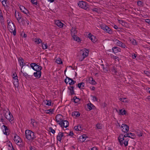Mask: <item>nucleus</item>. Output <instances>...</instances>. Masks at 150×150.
Listing matches in <instances>:
<instances>
[{
  "instance_id": "obj_51",
  "label": "nucleus",
  "mask_w": 150,
  "mask_h": 150,
  "mask_svg": "<svg viewBox=\"0 0 150 150\" xmlns=\"http://www.w3.org/2000/svg\"><path fill=\"white\" fill-rule=\"evenodd\" d=\"M142 2L141 1H137V4L139 6H141L142 4Z\"/></svg>"
},
{
  "instance_id": "obj_7",
  "label": "nucleus",
  "mask_w": 150,
  "mask_h": 150,
  "mask_svg": "<svg viewBox=\"0 0 150 150\" xmlns=\"http://www.w3.org/2000/svg\"><path fill=\"white\" fill-rule=\"evenodd\" d=\"M83 53L81 58L80 59V61H82L83 60L84 58L87 57L88 54V51L86 49H84L83 51H82Z\"/></svg>"
},
{
  "instance_id": "obj_45",
  "label": "nucleus",
  "mask_w": 150,
  "mask_h": 150,
  "mask_svg": "<svg viewBox=\"0 0 150 150\" xmlns=\"http://www.w3.org/2000/svg\"><path fill=\"white\" fill-rule=\"evenodd\" d=\"M31 3L34 4L37 6V2L36 0H31Z\"/></svg>"
},
{
  "instance_id": "obj_31",
  "label": "nucleus",
  "mask_w": 150,
  "mask_h": 150,
  "mask_svg": "<svg viewBox=\"0 0 150 150\" xmlns=\"http://www.w3.org/2000/svg\"><path fill=\"white\" fill-rule=\"evenodd\" d=\"M71 35H72V36H74V35H75L77 32V30L75 29H71Z\"/></svg>"
},
{
  "instance_id": "obj_36",
  "label": "nucleus",
  "mask_w": 150,
  "mask_h": 150,
  "mask_svg": "<svg viewBox=\"0 0 150 150\" xmlns=\"http://www.w3.org/2000/svg\"><path fill=\"white\" fill-rule=\"evenodd\" d=\"M115 42L116 43V44L118 46H120L121 45H122V42L120 41L116 40L115 41Z\"/></svg>"
},
{
  "instance_id": "obj_43",
  "label": "nucleus",
  "mask_w": 150,
  "mask_h": 150,
  "mask_svg": "<svg viewBox=\"0 0 150 150\" xmlns=\"http://www.w3.org/2000/svg\"><path fill=\"white\" fill-rule=\"evenodd\" d=\"M96 127L98 129H101L102 128V125L99 123L97 124L96 125Z\"/></svg>"
},
{
  "instance_id": "obj_5",
  "label": "nucleus",
  "mask_w": 150,
  "mask_h": 150,
  "mask_svg": "<svg viewBox=\"0 0 150 150\" xmlns=\"http://www.w3.org/2000/svg\"><path fill=\"white\" fill-rule=\"evenodd\" d=\"M78 6L81 8L87 10L88 8L87 3L84 1H79L78 3Z\"/></svg>"
},
{
  "instance_id": "obj_52",
  "label": "nucleus",
  "mask_w": 150,
  "mask_h": 150,
  "mask_svg": "<svg viewBox=\"0 0 150 150\" xmlns=\"http://www.w3.org/2000/svg\"><path fill=\"white\" fill-rule=\"evenodd\" d=\"M120 47L123 48H125L126 47H127L125 44L122 42V45H121Z\"/></svg>"
},
{
  "instance_id": "obj_62",
  "label": "nucleus",
  "mask_w": 150,
  "mask_h": 150,
  "mask_svg": "<svg viewBox=\"0 0 150 150\" xmlns=\"http://www.w3.org/2000/svg\"><path fill=\"white\" fill-rule=\"evenodd\" d=\"M90 150H97L96 148L93 147V148L91 149Z\"/></svg>"
},
{
  "instance_id": "obj_3",
  "label": "nucleus",
  "mask_w": 150,
  "mask_h": 150,
  "mask_svg": "<svg viewBox=\"0 0 150 150\" xmlns=\"http://www.w3.org/2000/svg\"><path fill=\"white\" fill-rule=\"evenodd\" d=\"M14 141L20 147H22L24 145V143L21 138L17 135H15L14 137Z\"/></svg>"
},
{
  "instance_id": "obj_12",
  "label": "nucleus",
  "mask_w": 150,
  "mask_h": 150,
  "mask_svg": "<svg viewBox=\"0 0 150 150\" xmlns=\"http://www.w3.org/2000/svg\"><path fill=\"white\" fill-rule=\"evenodd\" d=\"M64 133L59 132L57 137V139L58 141H59V142H61L62 139H63L62 138H64L65 136L64 135Z\"/></svg>"
},
{
  "instance_id": "obj_56",
  "label": "nucleus",
  "mask_w": 150,
  "mask_h": 150,
  "mask_svg": "<svg viewBox=\"0 0 150 150\" xmlns=\"http://www.w3.org/2000/svg\"><path fill=\"white\" fill-rule=\"evenodd\" d=\"M132 44L134 45H137V42L136 40L134 39H133L132 42Z\"/></svg>"
},
{
  "instance_id": "obj_19",
  "label": "nucleus",
  "mask_w": 150,
  "mask_h": 150,
  "mask_svg": "<svg viewBox=\"0 0 150 150\" xmlns=\"http://www.w3.org/2000/svg\"><path fill=\"white\" fill-rule=\"evenodd\" d=\"M2 127H4L5 129V132L3 130L4 134L6 135H8L9 134L8 132L9 129L5 125H3Z\"/></svg>"
},
{
  "instance_id": "obj_24",
  "label": "nucleus",
  "mask_w": 150,
  "mask_h": 150,
  "mask_svg": "<svg viewBox=\"0 0 150 150\" xmlns=\"http://www.w3.org/2000/svg\"><path fill=\"white\" fill-rule=\"evenodd\" d=\"M18 61L19 62L20 65L21 66H22L21 67L22 68L23 65H24V64H23L24 60L23 59L22 57H20L19 58V59H18Z\"/></svg>"
},
{
  "instance_id": "obj_17",
  "label": "nucleus",
  "mask_w": 150,
  "mask_h": 150,
  "mask_svg": "<svg viewBox=\"0 0 150 150\" xmlns=\"http://www.w3.org/2000/svg\"><path fill=\"white\" fill-rule=\"evenodd\" d=\"M120 143V144L121 145H122L123 144L125 145V146H126L128 145V139H126L123 142L124 140H122V141H120V139L118 140Z\"/></svg>"
},
{
  "instance_id": "obj_13",
  "label": "nucleus",
  "mask_w": 150,
  "mask_h": 150,
  "mask_svg": "<svg viewBox=\"0 0 150 150\" xmlns=\"http://www.w3.org/2000/svg\"><path fill=\"white\" fill-rule=\"evenodd\" d=\"M36 71L33 73V75L37 79H39L41 76V71Z\"/></svg>"
},
{
  "instance_id": "obj_64",
  "label": "nucleus",
  "mask_w": 150,
  "mask_h": 150,
  "mask_svg": "<svg viewBox=\"0 0 150 150\" xmlns=\"http://www.w3.org/2000/svg\"><path fill=\"white\" fill-rule=\"evenodd\" d=\"M114 28L115 29H117L118 28L117 26L116 25H114Z\"/></svg>"
},
{
  "instance_id": "obj_34",
  "label": "nucleus",
  "mask_w": 150,
  "mask_h": 150,
  "mask_svg": "<svg viewBox=\"0 0 150 150\" xmlns=\"http://www.w3.org/2000/svg\"><path fill=\"white\" fill-rule=\"evenodd\" d=\"M78 87L80 88L81 87H84V83L83 82H81V83H79L77 84Z\"/></svg>"
},
{
  "instance_id": "obj_4",
  "label": "nucleus",
  "mask_w": 150,
  "mask_h": 150,
  "mask_svg": "<svg viewBox=\"0 0 150 150\" xmlns=\"http://www.w3.org/2000/svg\"><path fill=\"white\" fill-rule=\"evenodd\" d=\"M8 30L11 32H13V35H16V31L15 25L11 23L10 22H8Z\"/></svg>"
},
{
  "instance_id": "obj_61",
  "label": "nucleus",
  "mask_w": 150,
  "mask_h": 150,
  "mask_svg": "<svg viewBox=\"0 0 150 150\" xmlns=\"http://www.w3.org/2000/svg\"><path fill=\"white\" fill-rule=\"evenodd\" d=\"M31 123L32 124L34 123L35 122V120L33 119H31Z\"/></svg>"
},
{
  "instance_id": "obj_22",
  "label": "nucleus",
  "mask_w": 150,
  "mask_h": 150,
  "mask_svg": "<svg viewBox=\"0 0 150 150\" xmlns=\"http://www.w3.org/2000/svg\"><path fill=\"white\" fill-rule=\"evenodd\" d=\"M88 81L92 85H95L96 83V82L92 77H90L89 78Z\"/></svg>"
},
{
  "instance_id": "obj_16",
  "label": "nucleus",
  "mask_w": 150,
  "mask_h": 150,
  "mask_svg": "<svg viewBox=\"0 0 150 150\" xmlns=\"http://www.w3.org/2000/svg\"><path fill=\"white\" fill-rule=\"evenodd\" d=\"M112 50L115 53H116L118 52H120V49L117 47H112Z\"/></svg>"
},
{
  "instance_id": "obj_27",
  "label": "nucleus",
  "mask_w": 150,
  "mask_h": 150,
  "mask_svg": "<svg viewBox=\"0 0 150 150\" xmlns=\"http://www.w3.org/2000/svg\"><path fill=\"white\" fill-rule=\"evenodd\" d=\"M80 115V114L79 112L77 111H74L72 112V115L74 116H75L76 117H79Z\"/></svg>"
},
{
  "instance_id": "obj_20",
  "label": "nucleus",
  "mask_w": 150,
  "mask_h": 150,
  "mask_svg": "<svg viewBox=\"0 0 150 150\" xmlns=\"http://www.w3.org/2000/svg\"><path fill=\"white\" fill-rule=\"evenodd\" d=\"M88 37L92 42H94L96 41V37L93 35H91V33H89L88 36Z\"/></svg>"
},
{
  "instance_id": "obj_57",
  "label": "nucleus",
  "mask_w": 150,
  "mask_h": 150,
  "mask_svg": "<svg viewBox=\"0 0 150 150\" xmlns=\"http://www.w3.org/2000/svg\"><path fill=\"white\" fill-rule=\"evenodd\" d=\"M146 22L150 25V19H146L145 20Z\"/></svg>"
},
{
  "instance_id": "obj_41",
  "label": "nucleus",
  "mask_w": 150,
  "mask_h": 150,
  "mask_svg": "<svg viewBox=\"0 0 150 150\" xmlns=\"http://www.w3.org/2000/svg\"><path fill=\"white\" fill-rule=\"evenodd\" d=\"M49 129L50 131L53 134H54L55 133V131L53 129V128L52 127H49Z\"/></svg>"
},
{
  "instance_id": "obj_40",
  "label": "nucleus",
  "mask_w": 150,
  "mask_h": 150,
  "mask_svg": "<svg viewBox=\"0 0 150 150\" xmlns=\"http://www.w3.org/2000/svg\"><path fill=\"white\" fill-rule=\"evenodd\" d=\"M5 117L7 120H12V118H13V117H12L11 116H8L7 115H5Z\"/></svg>"
},
{
  "instance_id": "obj_21",
  "label": "nucleus",
  "mask_w": 150,
  "mask_h": 150,
  "mask_svg": "<svg viewBox=\"0 0 150 150\" xmlns=\"http://www.w3.org/2000/svg\"><path fill=\"white\" fill-rule=\"evenodd\" d=\"M89 110L92 109H94L95 108L94 105L91 103H89L87 104Z\"/></svg>"
},
{
  "instance_id": "obj_39",
  "label": "nucleus",
  "mask_w": 150,
  "mask_h": 150,
  "mask_svg": "<svg viewBox=\"0 0 150 150\" xmlns=\"http://www.w3.org/2000/svg\"><path fill=\"white\" fill-rule=\"evenodd\" d=\"M42 41V40L39 38H37L35 39V42H37L38 44H39Z\"/></svg>"
},
{
  "instance_id": "obj_14",
  "label": "nucleus",
  "mask_w": 150,
  "mask_h": 150,
  "mask_svg": "<svg viewBox=\"0 0 150 150\" xmlns=\"http://www.w3.org/2000/svg\"><path fill=\"white\" fill-rule=\"evenodd\" d=\"M68 89L70 91V93L71 95H76V93L74 92V87L73 86H70L68 87Z\"/></svg>"
},
{
  "instance_id": "obj_54",
  "label": "nucleus",
  "mask_w": 150,
  "mask_h": 150,
  "mask_svg": "<svg viewBox=\"0 0 150 150\" xmlns=\"http://www.w3.org/2000/svg\"><path fill=\"white\" fill-rule=\"evenodd\" d=\"M13 76H14L13 77V79H15V78H18V77L17 76V74L16 73H14L13 74Z\"/></svg>"
},
{
  "instance_id": "obj_59",
  "label": "nucleus",
  "mask_w": 150,
  "mask_h": 150,
  "mask_svg": "<svg viewBox=\"0 0 150 150\" xmlns=\"http://www.w3.org/2000/svg\"><path fill=\"white\" fill-rule=\"evenodd\" d=\"M132 56L133 59H135L137 57V55L136 54H134L133 55L132 54Z\"/></svg>"
},
{
  "instance_id": "obj_35",
  "label": "nucleus",
  "mask_w": 150,
  "mask_h": 150,
  "mask_svg": "<svg viewBox=\"0 0 150 150\" xmlns=\"http://www.w3.org/2000/svg\"><path fill=\"white\" fill-rule=\"evenodd\" d=\"M73 99L74 102L76 103H78L80 101V99L77 98L76 96L74 97Z\"/></svg>"
},
{
  "instance_id": "obj_42",
  "label": "nucleus",
  "mask_w": 150,
  "mask_h": 150,
  "mask_svg": "<svg viewBox=\"0 0 150 150\" xmlns=\"http://www.w3.org/2000/svg\"><path fill=\"white\" fill-rule=\"evenodd\" d=\"M91 96L92 97V100L93 101H97L98 98L96 97L95 96Z\"/></svg>"
},
{
  "instance_id": "obj_58",
  "label": "nucleus",
  "mask_w": 150,
  "mask_h": 150,
  "mask_svg": "<svg viewBox=\"0 0 150 150\" xmlns=\"http://www.w3.org/2000/svg\"><path fill=\"white\" fill-rule=\"evenodd\" d=\"M92 10L93 11L97 12L98 11V9L97 8H94L93 9H92Z\"/></svg>"
},
{
  "instance_id": "obj_32",
  "label": "nucleus",
  "mask_w": 150,
  "mask_h": 150,
  "mask_svg": "<svg viewBox=\"0 0 150 150\" xmlns=\"http://www.w3.org/2000/svg\"><path fill=\"white\" fill-rule=\"evenodd\" d=\"M54 109H50L48 110H47L45 111L46 112V113L47 114H50L51 113V114L53 113V112H54Z\"/></svg>"
},
{
  "instance_id": "obj_29",
  "label": "nucleus",
  "mask_w": 150,
  "mask_h": 150,
  "mask_svg": "<svg viewBox=\"0 0 150 150\" xmlns=\"http://www.w3.org/2000/svg\"><path fill=\"white\" fill-rule=\"evenodd\" d=\"M111 71L114 74H116L117 71V69L115 67H113L111 68L110 69Z\"/></svg>"
},
{
  "instance_id": "obj_11",
  "label": "nucleus",
  "mask_w": 150,
  "mask_h": 150,
  "mask_svg": "<svg viewBox=\"0 0 150 150\" xmlns=\"http://www.w3.org/2000/svg\"><path fill=\"white\" fill-rule=\"evenodd\" d=\"M15 16L17 19V20L18 21V22H19V21L20 19L21 20L22 22L23 21H24V19L23 18H22V15L19 12H18L16 13V12L15 11Z\"/></svg>"
},
{
  "instance_id": "obj_55",
  "label": "nucleus",
  "mask_w": 150,
  "mask_h": 150,
  "mask_svg": "<svg viewBox=\"0 0 150 150\" xmlns=\"http://www.w3.org/2000/svg\"><path fill=\"white\" fill-rule=\"evenodd\" d=\"M119 22L122 25H123V24H125L124 22L122 20H119Z\"/></svg>"
},
{
  "instance_id": "obj_1",
  "label": "nucleus",
  "mask_w": 150,
  "mask_h": 150,
  "mask_svg": "<svg viewBox=\"0 0 150 150\" xmlns=\"http://www.w3.org/2000/svg\"><path fill=\"white\" fill-rule=\"evenodd\" d=\"M25 134L26 138L28 140L32 141L35 138L34 133L31 130H26Z\"/></svg>"
},
{
  "instance_id": "obj_38",
  "label": "nucleus",
  "mask_w": 150,
  "mask_h": 150,
  "mask_svg": "<svg viewBox=\"0 0 150 150\" xmlns=\"http://www.w3.org/2000/svg\"><path fill=\"white\" fill-rule=\"evenodd\" d=\"M47 101V102H45V103L47 105L50 106L51 104V101L50 100H46Z\"/></svg>"
},
{
  "instance_id": "obj_10",
  "label": "nucleus",
  "mask_w": 150,
  "mask_h": 150,
  "mask_svg": "<svg viewBox=\"0 0 150 150\" xmlns=\"http://www.w3.org/2000/svg\"><path fill=\"white\" fill-rule=\"evenodd\" d=\"M62 116L61 114H58L56 116V120L57 123L60 124V123L62 122Z\"/></svg>"
},
{
  "instance_id": "obj_18",
  "label": "nucleus",
  "mask_w": 150,
  "mask_h": 150,
  "mask_svg": "<svg viewBox=\"0 0 150 150\" xmlns=\"http://www.w3.org/2000/svg\"><path fill=\"white\" fill-rule=\"evenodd\" d=\"M19 8L21 11L25 14H27L28 13V10L24 6H21Z\"/></svg>"
},
{
  "instance_id": "obj_37",
  "label": "nucleus",
  "mask_w": 150,
  "mask_h": 150,
  "mask_svg": "<svg viewBox=\"0 0 150 150\" xmlns=\"http://www.w3.org/2000/svg\"><path fill=\"white\" fill-rule=\"evenodd\" d=\"M126 111L125 110H122V109H121L120 110V112L122 115H126Z\"/></svg>"
},
{
  "instance_id": "obj_23",
  "label": "nucleus",
  "mask_w": 150,
  "mask_h": 150,
  "mask_svg": "<svg viewBox=\"0 0 150 150\" xmlns=\"http://www.w3.org/2000/svg\"><path fill=\"white\" fill-rule=\"evenodd\" d=\"M105 31L107 33L110 34H112V31L110 28L108 26H106V28H105Z\"/></svg>"
},
{
  "instance_id": "obj_50",
  "label": "nucleus",
  "mask_w": 150,
  "mask_h": 150,
  "mask_svg": "<svg viewBox=\"0 0 150 150\" xmlns=\"http://www.w3.org/2000/svg\"><path fill=\"white\" fill-rule=\"evenodd\" d=\"M42 46L43 49L44 50L47 49V47H48V46H47V43L44 44V46H43V45H42Z\"/></svg>"
},
{
  "instance_id": "obj_30",
  "label": "nucleus",
  "mask_w": 150,
  "mask_h": 150,
  "mask_svg": "<svg viewBox=\"0 0 150 150\" xmlns=\"http://www.w3.org/2000/svg\"><path fill=\"white\" fill-rule=\"evenodd\" d=\"M21 71V72L22 73H23V76L25 77L26 78V79H27L28 77H29V76H32V74L33 72L29 73V74L30 75H28V74H27L26 73H23L22 71Z\"/></svg>"
},
{
  "instance_id": "obj_8",
  "label": "nucleus",
  "mask_w": 150,
  "mask_h": 150,
  "mask_svg": "<svg viewBox=\"0 0 150 150\" xmlns=\"http://www.w3.org/2000/svg\"><path fill=\"white\" fill-rule=\"evenodd\" d=\"M120 129L124 133H127L129 129V127L127 125L122 124L121 126Z\"/></svg>"
},
{
  "instance_id": "obj_47",
  "label": "nucleus",
  "mask_w": 150,
  "mask_h": 150,
  "mask_svg": "<svg viewBox=\"0 0 150 150\" xmlns=\"http://www.w3.org/2000/svg\"><path fill=\"white\" fill-rule=\"evenodd\" d=\"M106 26L107 25H100V27L102 29H103L104 31H105V28H106Z\"/></svg>"
},
{
  "instance_id": "obj_44",
  "label": "nucleus",
  "mask_w": 150,
  "mask_h": 150,
  "mask_svg": "<svg viewBox=\"0 0 150 150\" xmlns=\"http://www.w3.org/2000/svg\"><path fill=\"white\" fill-rule=\"evenodd\" d=\"M126 99V98H120L119 99V100L120 101H121L122 102H125V103L127 102V100H125V101L124 100Z\"/></svg>"
},
{
  "instance_id": "obj_6",
  "label": "nucleus",
  "mask_w": 150,
  "mask_h": 150,
  "mask_svg": "<svg viewBox=\"0 0 150 150\" xmlns=\"http://www.w3.org/2000/svg\"><path fill=\"white\" fill-rule=\"evenodd\" d=\"M30 67L32 69L35 71H41L42 67L35 63H32L30 64Z\"/></svg>"
},
{
  "instance_id": "obj_33",
  "label": "nucleus",
  "mask_w": 150,
  "mask_h": 150,
  "mask_svg": "<svg viewBox=\"0 0 150 150\" xmlns=\"http://www.w3.org/2000/svg\"><path fill=\"white\" fill-rule=\"evenodd\" d=\"M56 62L59 64H61L62 63V62L61 59L59 58H58L56 60Z\"/></svg>"
},
{
  "instance_id": "obj_2",
  "label": "nucleus",
  "mask_w": 150,
  "mask_h": 150,
  "mask_svg": "<svg viewBox=\"0 0 150 150\" xmlns=\"http://www.w3.org/2000/svg\"><path fill=\"white\" fill-rule=\"evenodd\" d=\"M135 137V135L134 134L130 132L126 133L124 135L122 134L120 135L118 137V139L119 140L120 139V141L121 142L122 140H124V137H128L134 139Z\"/></svg>"
},
{
  "instance_id": "obj_25",
  "label": "nucleus",
  "mask_w": 150,
  "mask_h": 150,
  "mask_svg": "<svg viewBox=\"0 0 150 150\" xmlns=\"http://www.w3.org/2000/svg\"><path fill=\"white\" fill-rule=\"evenodd\" d=\"M56 24L60 28H62L63 27L64 24L62 23L60 21L58 20L56 21Z\"/></svg>"
},
{
  "instance_id": "obj_26",
  "label": "nucleus",
  "mask_w": 150,
  "mask_h": 150,
  "mask_svg": "<svg viewBox=\"0 0 150 150\" xmlns=\"http://www.w3.org/2000/svg\"><path fill=\"white\" fill-rule=\"evenodd\" d=\"M14 79V81L13 82V84L15 87H18V78L13 79Z\"/></svg>"
},
{
  "instance_id": "obj_60",
  "label": "nucleus",
  "mask_w": 150,
  "mask_h": 150,
  "mask_svg": "<svg viewBox=\"0 0 150 150\" xmlns=\"http://www.w3.org/2000/svg\"><path fill=\"white\" fill-rule=\"evenodd\" d=\"M74 135V133L72 131L70 132L69 134L68 135L73 136Z\"/></svg>"
},
{
  "instance_id": "obj_28",
  "label": "nucleus",
  "mask_w": 150,
  "mask_h": 150,
  "mask_svg": "<svg viewBox=\"0 0 150 150\" xmlns=\"http://www.w3.org/2000/svg\"><path fill=\"white\" fill-rule=\"evenodd\" d=\"M72 37L73 38L74 40H76L78 42L80 41V39L76 35H74V36H72Z\"/></svg>"
},
{
  "instance_id": "obj_15",
  "label": "nucleus",
  "mask_w": 150,
  "mask_h": 150,
  "mask_svg": "<svg viewBox=\"0 0 150 150\" xmlns=\"http://www.w3.org/2000/svg\"><path fill=\"white\" fill-rule=\"evenodd\" d=\"M87 138H88V137L85 134H83V135L80 136L79 139L80 141L81 142H85L86 140V139Z\"/></svg>"
},
{
  "instance_id": "obj_48",
  "label": "nucleus",
  "mask_w": 150,
  "mask_h": 150,
  "mask_svg": "<svg viewBox=\"0 0 150 150\" xmlns=\"http://www.w3.org/2000/svg\"><path fill=\"white\" fill-rule=\"evenodd\" d=\"M79 125L75 126L74 127V129L77 131H81V129H79Z\"/></svg>"
},
{
  "instance_id": "obj_53",
  "label": "nucleus",
  "mask_w": 150,
  "mask_h": 150,
  "mask_svg": "<svg viewBox=\"0 0 150 150\" xmlns=\"http://www.w3.org/2000/svg\"><path fill=\"white\" fill-rule=\"evenodd\" d=\"M32 124L34 127H36L37 125V122L35 121Z\"/></svg>"
},
{
  "instance_id": "obj_46",
  "label": "nucleus",
  "mask_w": 150,
  "mask_h": 150,
  "mask_svg": "<svg viewBox=\"0 0 150 150\" xmlns=\"http://www.w3.org/2000/svg\"><path fill=\"white\" fill-rule=\"evenodd\" d=\"M76 81H74L73 79H72L71 80V82L69 83V84L71 86L74 84L75 83H76Z\"/></svg>"
},
{
  "instance_id": "obj_49",
  "label": "nucleus",
  "mask_w": 150,
  "mask_h": 150,
  "mask_svg": "<svg viewBox=\"0 0 150 150\" xmlns=\"http://www.w3.org/2000/svg\"><path fill=\"white\" fill-rule=\"evenodd\" d=\"M6 1L7 0H3V1H2V4L4 6H5V4H6Z\"/></svg>"
},
{
  "instance_id": "obj_63",
  "label": "nucleus",
  "mask_w": 150,
  "mask_h": 150,
  "mask_svg": "<svg viewBox=\"0 0 150 150\" xmlns=\"http://www.w3.org/2000/svg\"><path fill=\"white\" fill-rule=\"evenodd\" d=\"M68 79V80L69 81H70V80H71L72 79L70 78H69L67 76L66 77V79Z\"/></svg>"
},
{
  "instance_id": "obj_9",
  "label": "nucleus",
  "mask_w": 150,
  "mask_h": 150,
  "mask_svg": "<svg viewBox=\"0 0 150 150\" xmlns=\"http://www.w3.org/2000/svg\"><path fill=\"white\" fill-rule=\"evenodd\" d=\"M59 124L60 125L61 127H65L67 128L68 127L69 125L68 122L67 120H63Z\"/></svg>"
}]
</instances>
